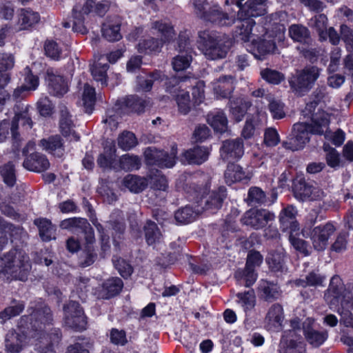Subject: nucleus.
<instances>
[{
  "mask_svg": "<svg viewBox=\"0 0 353 353\" xmlns=\"http://www.w3.org/2000/svg\"><path fill=\"white\" fill-rule=\"evenodd\" d=\"M294 332L292 330L285 331L279 344V353H305V347L303 343L297 341L294 339Z\"/></svg>",
  "mask_w": 353,
  "mask_h": 353,
  "instance_id": "nucleus-18",
  "label": "nucleus"
},
{
  "mask_svg": "<svg viewBox=\"0 0 353 353\" xmlns=\"http://www.w3.org/2000/svg\"><path fill=\"white\" fill-rule=\"evenodd\" d=\"M261 77L267 82L274 85H278L285 79V76L281 72L272 70L270 68H265L261 70Z\"/></svg>",
  "mask_w": 353,
  "mask_h": 353,
  "instance_id": "nucleus-55",
  "label": "nucleus"
},
{
  "mask_svg": "<svg viewBox=\"0 0 353 353\" xmlns=\"http://www.w3.org/2000/svg\"><path fill=\"white\" fill-rule=\"evenodd\" d=\"M197 213L189 205L179 209L174 214L176 221L181 224H188L194 221Z\"/></svg>",
  "mask_w": 353,
  "mask_h": 353,
  "instance_id": "nucleus-49",
  "label": "nucleus"
},
{
  "mask_svg": "<svg viewBox=\"0 0 353 353\" xmlns=\"http://www.w3.org/2000/svg\"><path fill=\"white\" fill-rule=\"evenodd\" d=\"M209 152L204 147L196 146L184 152V161L188 164L201 165L208 158Z\"/></svg>",
  "mask_w": 353,
  "mask_h": 353,
  "instance_id": "nucleus-29",
  "label": "nucleus"
},
{
  "mask_svg": "<svg viewBox=\"0 0 353 353\" xmlns=\"http://www.w3.org/2000/svg\"><path fill=\"white\" fill-rule=\"evenodd\" d=\"M34 223L38 227L39 236L43 241H50L54 239L55 228L50 221L46 219H35Z\"/></svg>",
  "mask_w": 353,
  "mask_h": 353,
  "instance_id": "nucleus-41",
  "label": "nucleus"
},
{
  "mask_svg": "<svg viewBox=\"0 0 353 353\" xmlns=\"http://www.w3.org/2000/svg\"><path fill=\"white\" fill-rule=\"evenodd\" d=\"M118 145L122 150L127 151L135 147L137 143V139L135 135L129 131H124L119 134L117 139Z\"/></svg>",
  "mask_w": 353,
  "mask_h": 353,
  "instance_id": "nucleus-51",
  "label": "nucleus"
},
{
  "mask_svg": "<svg viewBox=\"0 0 353 353\" xmlns=\"http://www.w3.org/2000/svg\"><path fill=\"white\" fill-rule=\"evenodd\" d=\"M14 65V58L11 54L0 55V88H3L10 81L8 70H11Z\"/></svg>",
  "mask_w": 353,
  "mask_h": 353,
  "instance_id": "nucleus-31",
  "label": "nucleus"
},
{
  "mask_svg": "<svg viewBox=\"0 0 353 353\" xmlns=\"http://www.w3.org/2000/svg\"><path fill=\"white\" fill-rule=\"evenodd\" d=\"M40 20L38 12L30 8L21 9L19 21L22 29H27L37 23Z\"/></svg>",
  "mask_w": 353,
  "mask_h": 353,
  "instance_id": "nucleus-44",
  "label": "nucleus"
},
{
  "mask_svg": "<svg viewBox=\"0 0 353 353\" xmlns=\"http://www.w3.org/2000/svg\"><path fill=\"white\" fill-rule=\"evenodd\" d=\"M97 257V254L94 249L92 246L88 245L80 256L79 263L83 268L88 267L94 263Z\"/></svg>",
  "mask_w": 353,
  "mask_h": 353,
  "instance_id": "nucleus-60",
  "label": "nucleus"
},
{
  "mask_svg": "<svg viewBox=\"0 0 353 353\" xmlns=\"http://www.w3.org/2000/svg\"><path fill=\"white\" fill-rule=\"evenodd\" d=\"M350 298L351 292L345 289L342 279L339 276H334L324 294V299L330 307H336L339 305L347 307Z\"/></svg>",
  "mask_w": 353,
  "mask_h": 353,
  "instance_id": "nucleus-10",
  "label": "nucleus"
},
{
  "mask_svg": "<svg viewBox=\"0 0 353 353\" xmlns=\"http://www.w3.org/2000/svg\"><path fill=\"white\" fill-rule=\"evenodd\" d=\"M123 283L119 277H112L106 280L103 284V290L105 292V299L117 295L122 290Z\"/></svg>",
  "mask_w": 353,
  "mask_h": 353,
  "instance_id": "nucleus-47",
  "label": "nucleus"
},
{
  "mask_svg": "<svg viewBox=\"0 0 353 353\" xmlns=\"http://www.w3.org/2000/svg\"><path fill=\"white\" fill-rule=\"evenodd\" d=\"M284 104L278 99H270L268 109L274 119H280L285 116Z\"/></svg>",
  "mask_w": 353,
  "mask_h": 353,
  "instance_id": "nucleus-63",
  "label": "nucleus"
},
{
  "mask_svg": "<svg viewBox=\"0 0 353 353\" xmlns=\"http://www.w3.org/2000/svg\"><path fill=\"white\" fill-rule=\"evenodd\" d=\"M289 241L293 248L304 256H308L311 253V247L309 243L301 239L296 237L293 233L290 234Z\"/></svg>",
  "mask_w": 353,
  "mask_h": 353,
  "instance_id": "nucleus-57",
  "label": "nucleus"
},
{
  "mask_svg": "<svg viewBox=\"0 0 353 353\" xmlns=\"http://www.w3.org/2000/svg\"><path fill=\"white\" fill-rule=\"evenodd\" d=\"M266 261L272 271L283 272L286 269L284 249L280 248L270 252L266 258Z\"/></svg>",
  "mask_w": 353,
  "mask_h": 353,
  "instance_id": "nucleus-27",
  "label": "nucleus"
},
{
  "mask_svg": "<svg viewBox=\"0 0 353 353\" xmlns=\"http://www.w3.org/2000/svg\"><path fill=\"white\" fill-rule=\"evenodd\" d=\"M192 61V54H179L173 58L172 64L175 71H182L187 69Z\"/></svg>",
  "mask_w": 353,
  "mask_h": 353,
  "instance_id": "nucleus-58",
  "label": "nucleus"
},
{
  "mask_svg": "<svg viewBox=\"0 0 353 353\" xmlns=\"http://www.w3.org/2000/svg\"><path fill=\"white\" fill-rule=\"evenodd\" d=\"M37 339H41L42 341H45L46 343L53 347L57 345L61 339V333L59 329H52L50 333L46 334L45 330L43 332L41 335H39L36 337Z\"/></svg>",
  "mask_w": 353,
  "mask_h": 353,
  "instance_id": "nucleus-62",
  "label": "nucleus"
},
{
  "mask_svg": "<svg viewBox=\"0 0 353 353\" xmlns=\"http://www.w3.org/2000/svg\"><path fill=\"white\" fill-rule=\"evenodd\" d=\"M290 37L295 42L311 46L312 39L309 29L299 23L292 24L288 28Z\"/></svg>",
  "mask_w": 353,
  "mask_h": 353,
  "instance_id": "nucleus-24",
  "label": "nucleus"
},
{
  "mask_svg": "<svg viewBox=\"0 0 353 353\" xmlns=\"http://www.w3.org/2000/svg\"><path fill=\"white\" fill-rule=\"evenodd\" d=\"M283 310L279 303H274L269 308L265 322L268 330H277L281 327L283 321Z\"/></svg>",
  "mask_w": 353,
  "mask_h": 353,
  "instance_id": "nucleus-23",
  "label": "nucleus"
},
{
  "mask_svg": "<svg viewBox=\"0 0 353 353\" xmlns=\"http://www.w3.org/2000/svg\"><path fill=\"white\" fill-rule=\"evenodd\" d=\"M46 75L49 92L52 95L60 97L68 92V84L63 76L55 73L52 68L47 70Z\"/></svg>",
  "mask_w": 353,
  "mask_h": 353,
  "instance_id": "nucleus-17",
  "label": "nucleus"
},
{
  "mask_svg": "<svg viewBox=\"0 0 353 353\" xmlns=\"http://www.w3.org/2000/svg\"><path fill=\"white\" fill-rule=\"evenodd\" d=\"M258 120L254 118H248L241 132V135L245 139L252 138L258 128Z\"/></svg>",
  "mask_w": 353,
  "mask_h": 353,
  "instance_id": "nucleus-64",
  "label": "nucleus"
},
{
  "mask_svg": "<svg viewBox=\"0 0 353 353\" xmlns=\"http://www.w3.org/2000/svg\"><path fill=\"white\" fill-rule=\"evenodd\" d=\"M30 269L29 257L17 249H12L0 256V279L4 281H25Z\"/></svg>",
  "mask_w": 353,
  "mask_h": 353,
  "instance_id": "nucleus-3",
  "label": "nucleus"
},
{
  "mask_svg": "<svg viewBox=\"0 0 353 353\" xmlns=\"http://www.w3.org/2000/svg\"><path fill=\"white\" fill-rule=\"evenodd\" d=\"M30 106L23 103L16 104L13 110L14 116L10 123V133L13 141V156L12 158L14 161L21 159L20 151L19 150V142L21 141V136L19 132V123L21 121L22 126L30 130L32 128L33 122L28 112Z\"/></svg>",
  "mask_w": 353,
  "mask_h": 353,
  "instance_id": "nucleus-6",
  "label": "nucleus"
},
{
  "mask_svg": "<svg viewBox=\"0 0 353 353\" xmlns=\"http://www.w3.org/2000/svg\"><path fill=\"white\" fill-rule=\"evenodd\" d=\"M239 303L243 307L245 312L252 309L255 305V294L253 290L243 293H238Z\"/></svg>",
  "mask_w": 353,
  "mask_h": 353,
  "instance_id": "nucleus-56",
  "label": "nucleus"
},
{
  "mask_svg": "<svg viewBox=\"0 0 353 353\" xmlns=\"http://www.w3.org/2000/svg\"><path fill=\"white\" fill-rule=\"evenodd\" d=\"M267 201L266 194L264 191L259 187H251L248 193L246 202L249 205H261Z\"/></svg>",
  "mask_w": 353,
  "mask_h": 353,
  "instance_id": "nucleus-48",
  "label": "nucleus"
},
{
  "mask_svg": "<svg viewBox=\"0 0 353 353\" xmlns=\"http://www.w3.org/2000/svg\"><path fill=\"white\" fill-rule=\"evenodd\" d=\"M120 168L125 171L139 169L141 161L138 156L129 154L123 155L119 159Z\"/></svg>",
  "mask_w": 353,
  "mask_h": 353,
  "instance_id": "nucleus-52",
  "label": "nucleus"
},
{
  "mask_svg": "<svg viewBox=\"0 0 353 353\" xmlns=\"http://www.w3.org/2000/svg\"><path fill=\"white\" fill-rule=\"evenodd\" d=\"M252 45L253 54L259 59H262L265 55L274 52L276 49L274 41L265 38L253 39Z\"/></svg>",
  "mask_w": 353,
  "mask_h": 353,
  "instance_id": "nucleus-26",
  "label": "nucleus"
},
{
  "mask_svg": "<svg viewBox=\"0 0 353 353\" xmlns=\"http://www.w3.org/2000/svg\"><path fill=\"white\" fill-rule=\"evenodd\" d=\"M103 61V58L100 57L90 68V71L93 79L96 81L101 82L102 85H107V71L109 68V65Z\"/></svg>",
  "mask_w": 353,
  "mask_h": 353,
  "instance_id": "nucleus-39",
  "label": "nucleus"
},
{
  "mask_svg": "<svg viewBox=\"0 0 353 353\" xmlns=\"http://www.w3.org/2000/svg\"><path fill=\"white\" fill-rule=\"evenodd\" d=\"M40 145L48 152L55 157H62L64 154V148L59 136L49 137L48 139L40 141Z\"/></svg>",
  "mask_w": 353,
  "mask_h": 353,
  "instance_id": "nucleus-35",
  "label": "nucleus"
},
{
  "mask_svg": "<svg viewBox=\"0 0 353 353\" xmlns=\"http://www.w3.org/2000/svg\"><path fill=\"white\" fill-rule=\"evenodd\" d=\"M122 184L134 193L141 192L148 186V182L145 178L132 174H128L125 176Z\"/></svg>",
  "mask_w": 353,
  "mask_h": 353,
  "instance_id": "nucleus-38",
  "label": "nucleus"
},
{
  "mask_svg": "<svg viewBox=\"0 0 353 353\" xmlns=\"http://www.w3.org/2000/svg\"><path fill=\"white\" fill-rule=\"evenodd\" d=\"M125 106L129 111L141 114L143 112L147 107L150 105V101L148 100L142 99L137 96L128 97L125 101Z\"/></svg>",
  "mask_w": 353,
  "mask_h": 353,
  "instance_id": "nucleus-46",
  "label": "nucleus"
},
{
  "mask_svg": "<svg viewBox=\"0 0 353 353\" xmlns=\"http://www.w3.org/2000/svg\"><path fill=\"white\" fill-rule=\"evenodd\" d=\"M89 224L85 219L74 217L62 221L60 226L63 229L71 230L74 232L77 230L83 231Z\"/></svg>",
  "mask_w": 353,
  "mask_h": 353,
  "instance_id": "nucleus-50",
  "label": "nucleus"
},
{
  "mask_svg": "<svg viewBox=\"0 0 353 353\" xmlns=\"http://www.w3.org/2000/svg\"><path fill=\"white\" fill-rule=\"evenodd\" d=\"M28 328V318L22 316L18 322V331L10 330L6 336L5 346L7 353H19L28 340L35 338Z\"/></svg>",
  "mask_w": 353,
  "mask_h": 353,
  "instance_id": "nucleus-7",
  "label": "nucleus"
},
{
  "mask_svg": "<svg viewBox=\"0 0 353 353\" xmlns=\"http://www.w3.org/2000/svg\"><path fill=\"white\" fill-rule=\"evenodd\" d=\"M64 312L63 322L65 326L75 330H83L87 321L83 308L74 301H70L63 307Z\"/></svg>",
  "mask_w": 353,
  "mask_h": 353,
  "instance_id": "nucleus-11",
  "label": "nucleus"
},
{
  "mask_svg": "<svg viewBox=\"0 0 353 353\" xmlns=\"http://www.w3.org/2000/svg\"><path fill=\"white\" fill-rule=\"evenodd\" d=\"M60 129L63 137L69 141H77L79 140V136L75 132L74 125L71 119V116L65 106H62L60 110Z\"/></svg>",
  "mask_w": 353,
  "mask_h": 353,
  "instance_id": "nucleus-20",
  "label": "nucleus"
},
{
  "mask_svg": "<svg viewBox=\"0 0 353 353\" xmlns=\"http://www.w3.org/2000/svg\"><path fill=\"white\" fill-rule=\"evenodd\" d=\"M31 310L29 315H25L28 318V330L34 334V337L41 335L46 325H49L53 321L50 308L44 303H38L28 308Z\"/></svg>",
  "mask_w": 353,
  "mask_h": 353,
  "instance_id": "nucleus-8",
  "label": "nucleus"
},
{
  "mask_svg": "<svg viewBox=\"0 0 353 353\" xmlns=\"http://www.w3.org/2000/svg\"><path fill=\"white\" fill-rule=\"evenodd\" d=\"M0 226H4L5 230L10 234L12 242L14 241H24L28 237L27 232L21 226H16L10 223H8L1 216Z\"/></svg>",
  "mask_w": 353,
  "mask_h": 353,
  "instance_id": "nucleus-43",
  "label": "nucleus"
},
{
  "mask_svg": "<svg viewBox=\"0 0 353 353\" xmlns=\"http://www.w3.org/2000/svg\"><path fill=\"white\" fill-rule=\"evenodd\" d=\"M177 150L172 147L170 152L157 150L155 148H148L144 152L146 163L157 165L161 168H170L176 163Z\"/></svg>",
  "mask_w": 353,
  "mask_h": 353,
  "instance_id": "nucleus-12",
  "label": "nucleus"
},
{
  "mask_svg": "<svg viewBox=\"0 0 353 353\" xmlns=\"http://www.w3.org/2000/svg\"><path fill=\"white\" fill-rule=\"evenodd\" d=\"M293 193L295 198L301 201L321 200L325 196L321 188L313 186L302 177L294 181Z\"/></svg>",
  "mask_w": 353,
  "mask_h": 353,
  "instance_id": "nucleus-13",
  "label": "nucleus"
},
{
  "mask_svg": "<svg viewBox=\"0 0 353 353\" xmlns=\"http://www.w3.org/2000/svg\"><path fill=\"white\" fill-rule=\"evenodd\" d=\"M23 166L28 170L40 172L46 170L50 166V163L44 154L35 152L24 160Z\"/></svg>",
  "mask_w": 353,
  "mask_h": 353,
  "instance_id": "nucleus-22",
  "label": "nucleus"
},
{
  "mask_svg": "<svg viewBox=\"0 0 353 353\" xmlns=\"http://www.w3.org/2000/svg\"><path fill=\"white\" fill-rule=\"evenodd\" d=\"M120 26L121 22L118 19L115 21H108L104 23L101 28L103 37L111 42L120 40L122 38Z\"/></svg>",
  "mask_w": 353,
  "mask_h": 353,
  "instance_id": "nucleus-34",
  "label": "nucleus"
},
{
  "mask_svg": "<svg viewBox=\"0 0 353 353\" xmlns=\"http://www.w3.org/2000/svg\"><path fill=\"white\" fill-rule=\"evenodd\" d=\"M226 197V189L220 187L216 191L212 192L205 201L204 209L205 210H217L221 208L223 200Z\"/></svg>",
  "mask_w": 353,
  "mask_h": 353,
  "instance_id": "nucleus-33",
  "label": "nucleus"
},
{
  "mask_svg": "<svg viewBox=\"0 0 353 353\" xmlns=\"http://www.w3.org/2000/svg\"><path fill=\"white\" fill-rule=\"evenodd\" d=\"M203 21L219 26H229L233 24L234 19L223 11L216 4L212 5Z\"/></svg>",
  "mask_w": 353,
  "mask_h": 353,
  "instance_id": "nucleus-21",
  "label": "nucleus"
},
{
  "mask_svg": "<svg viewBox=\"0 0 353 353\" xmlns=\"http://www.w3.org/2000/svg\"><path fill=\"white\" fill-rule=\"evenodd\" d=\"M145 241L149 245L159 243L162 239V233L157 223L148 221L143 227Z\"/></svg>",
  "mask_w": 353,
  "mask_h": 353,
  "instance_id": "nucleus-40",
  "label": "nucleus"
},
{
  "mask_svg": "<svg viewBox=\"0 0 353 353\" xmlns=\"http://www.w3.org/2000/svg\"><path fill=\"white\" fill-rule=\"evenodd\" d=\"M245 178V172L240 165L233 163L228 165L225 172V179L228 184L230 185L234 182L240 181Z\"/></svg>",
  "mask_w": 353,
  "mask_h": 353,
  "instance_id": "nucleus-45",
  "label": "nucleus"
},
{
  "mask_svg": "<svg viewBox=\"0 0 353 353\" xmlns=\"http://www.w3.org/2000/svg\"><path fill=\"white\" fill-rule=\"evenodd\" d=\"M199 38L203 52L208 59L217 60L226 57L230 46V41L226 37L206 30L199 32Z\"/></svg>",
  "mask_w": 353,
  "mask_h": 353,
  "instance_id": "nucleus-4",
  "label": "nucleus"
},
{
  "mask_svg": "<svg viewBox=\"0 0 353 353\" xmlns=\"http://www.w3.org/2000/svg\"><path fill=\"white\" fill-rule=\"evenodd\" d=\"M321 69L315 65H307L297 70L290 79V88L295 92L302 94L312 89L320 76Z\"/></svg>",
  "mask_w": 353,
  "mask_h": 353,
  "instance_id": "nucleus-9",
  "label": "nucleus"
},
{
  "mask_svg": "<svg viewBox=\"0 0 353 353\" xmlns=\"http://www.w3.org/2000/svg\"><path fill=\"white\" fill-rule=\"evenodd\" d=\"M112 261L115 268L123 278L129 277L133 272V268L125 259L114 256Z\"/></svg>",
  "mask_w": 353,
  "mask_h": 353,
  "instance_id": "nucleus-59",
  "label": "nucleus"
},
{
  "mask_svg": "<svg viewBox=\"0 0 353 353\" xmlns=\"http://www.w3.org/2000/svg\"><path fill=\"white\" fill-rule=\"evenodd\" d=\"M176 103L180 113L185 115L191 109V103L188 92H183L176 97Z\"/></svg>",
  "mask_w": 353,
  "mask_h": 353,
  "instance_id": "nucleus-61",
  "label": "nucleus"
},
{
  "mask_svg": "<svg viewBox=\"0 0 353 353\" xmlns=\"http://www.w3.org/2000/svg\"><path fill=\"white\" fill-rule=\"evenodd\" d=\"M151 30L153 31V34L159 36L160 39L165 43L172 40L176 34L173 27L170 23L161 20L152 22Z\"/></svg>",
  "mask_w": 353,
  "mask_h": 353,
  "instance_id": "nucleus-32",
  "label": "nucleus"
},
{
  "mask_svg": "<svg viewBox=\"0 0 353 353\" xmlns=\"http://www.w3.org/2000/svg\"><path fill=\"white\" fill-rule=\"evenodd\" d=\"M234 78L229 76H223L214 83V93L221 98L231 99V93L233 90Z\"/></svg>",
  "mask_w": 353,
  "mask_h": 353,
  "instance_id": "nucleus-30",
  "label": "nucleus"
},
{
  "mask_svg": "<svg viewBox=\"0 0 353 353\" xmlns=\"http://www.w3.org/2000/svg\"><path fill=\"white\" fill-rule=\"evenodd\" d=\"M274 219V214L267 210L251 209L247 211L241 219V223L254 230L265 227L269 221Z\"/></svg>",
  "mask_w": 353,
  "mask_h": 353,
  "instance_id": "nucleus-14",
  "label": "nucleus"
},
{
  "mask_svg": "<svg viewBox=\"0 0 353 353\" xmlns=\"http://www.w3.org/2000/svg\"><path fill=\"white\" fill-rule=\"evenodd\" d=\"M335 230V227L330 222L314 227L310 233L314 249L316 251L324 250L328 244L330 237L334 234Z\"/></svg>",
  "mask_w": 353,
  "mask_h": 353,
  "instance_id": "nucleus-15",
  "label": "nucleus"
},
{
  "mask_svg": "<svg viewBox=\"0 0 353 353\" xmlns=\"http://www.w3.org/2000/svg\"><path fill=\"white\" fill-rule=\"evenodd\" d=\"M0 173L3 181L10 187H12L16 182L14 165L12 161H9L0 167Z\"/></svg>",
  "mask_w": 353,
  "mask_h": 353,
  "instance_id": "nucleus-54",
  "label": "nucleus"
},
{
  "mask_svg": "<svg viewBox=\"0 0 353 353\" xmlns=\"http://www.w3.org/2000/svg\"><path fill=\"white\" fill-rule=\"evenodd\" d=\"M252 105L251 102L241 97L230 99V111L236 121H241Z\"/></svg>",
  "mask_w": 353,
  "mask_h": 353,
  "instance_id": "nucleus-28",
  "label": "nucleus"
},
{
  "mask_svg": "<svg viewBox=\"0 0 353 353\" xmlns=\"http://www.w3.org/2000/svg\"><path fill=\"white\" fill-rule=\"evenodd\" d=\"M207 121L217 132L223 133L228 130V119L223 111L208 114Z\"/></svg>",
  "mask_w": 353,
  "mask_h": 353,
  "instance_id": "nucleus-36",
  "label": "nucleus"
},
{
  "mask_svg": "<svg viewBox=\"0 0 353 353\" xmlns=\"http://www.w3.org/2000/svg\"><path fill=\"white\" fill-rule=\"evenodd\" d=\"M296 211L292 206H288L282 210L279 215L281 229L283 232H289L290 234L297 232L299 230V225L296 219Z\"/></svg>",
  "mask_w": 353,
  "mask_h": 353,
  "instance_id": "nucleus-19",
  "label": "nucleus"
},
{
  "mask_svg": "<svg viewBox=\"0 0 353 353\" xmlns=\"http://www.w3.org/2000/svg\"><path fill=\"white\" fill-rule=\"evenodd\" d=\"M232 3L239 8L238 19H234L235 24L233 37L236 41L247 42L251 38L252 30L256 23L252 19L264 15L266 13L267 0H231Z\"/></svg>",
  "mask_w": 353,
  "mask_h": 353,
  "instance_id": "nucleus-2",
  "label": "nucleus"
},
{
  "mask_svg": "<svg viewBox=\"0 0 353 353\" xmlns=\"http://www.w3.org/2000/svg\"><path fill=\"white\" fill-rule=\"evenodd\" d=\"M25 308V303L21 300L12 299L8 306L0 312V320L4 323L7 320L19 315Z\"/></svg>",
  "mask_w": 353,
  "mask_h": 353,
  "instance_id": "nucleus-37",
  "label": "nucleus"
},
{
  "mask_svg": "<svg viewBox=\"0 0 353 353\" xmlns=\"http://www.w3.org/2000/svg\"><path fill=\"white\" fill-rule=\"evenodd\" d=\"M303 333L306 341L314 347H319L327 340L328 333L326 330H318L303 323Z\"/></svg>",
  "mask_w": 353,
  "mask_h": 353,
  "instance_id": "nucleus-25",
  "label": "nucleus"
},
{
  "mask_svg": "<svg viewBox=\"0 0 353 353\" xmlns=\"http://www.w3.org/2000/svg\"><path fill=\"white\" fill-rule=\"evenodd\" d=\"M308 24L317 32L319 39L325 41L326 30H327V18L326 15L324 14H316L310 19Z\"/></svg>",
  "mask_w": 353,
  "mask_h": 353,
  "instance_id": "nucleus-42",
  "label": "nucleus"
},
{
  "mask_svg": "<svg viewBox=\"0 0 353 353\" xmlns=\"http://www.w3.org/2000/svg\"><path fill=\"white\" fill-rule=\"evenodd\" d=\"M329 123V116L327 113H314L312 114L310 123L298 122L294 124L291 134L282 141V146L291 151L301 150L310 141V134H323L327 131Z\"/></svg>",
  "mask_w": 353,
  "mask_h": 353,
  "instance_id": "nucleus-1",
  "label": "nucleus"
},
{
  "mask_svg": "<svg viewBox=\"0 0 353 353\" xmlns=\"http://www.w3.org/2000/svg\"><path fill=\"white\" fill-rule=\"evenodd\" d=\"M221 158L225 161L238 160L244 154L243 141L240 138L228 139L223 142L220 149Z\"/></svg>",
  "mask_w": 353,
  "mask_h": 353,
  "instance_id": "nucleus-16",
  "label": "nucleus"
},
{
  "mask_svg": "<svg viewBox=\"0 0 353 353\" xmlns=\"http://www.w3.org/2000/svg\"><path fill=\"white\" fill-rule=\"evenodd\" d=\"M110 8V3L103 1L96 3L93 0H87L83 3H77L72 10L73 24L72 30L81 34L88 32V29L85 23V15L90 12H94L99 16H103Z\"/></svg>",
  "mask_w": 353,
  "mask_h": 353,
  "instance_id": "nucleus-5",
  "label": "nucleus"
},
{
  "mask_svg": "<svg viewBox=\"0 0 353 353\" xmlns=\"http://www.w3.org/2000/svg\"><path fill=\"white\" fill-rule=\"evenodd\" d=\"M164 41L160 39L150 37L140 41L138 44V49L141 52H159L162 48Z\"/></svg>",
  "mask_w": 353,
  "mask_h": 353,
  "instance_id": "nucleus-53",
  "label": "nucleus"
}]
</instances>
